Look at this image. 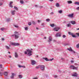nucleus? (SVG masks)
<instances>
[{
    "mask_svg": "<svg viewBox=\"0 0 79 79\" xmlns=\"http://www.w3.org/2000/svg\"><path fill=\"white\" fill-rule=\"evenodd\" d=\"M2 74H3V73L0 72V76H2Z\"/></svg>",
    "mask_w": 79,
    "mask_h": 79,
    "instance_id": "nucleus-46",
    "label": "nucleus"
},
{
    "mask_svg": "<svg viewBox=\"0 0 79 79\" xmlns=\"http://www.w3.org/2000/svg\"><path fill=\"white\" fill-rule=\"evenodd\" d=\"M16 74L14 73H12V75H11L10 77L11 79H13V78L14 77V76H15Z\"/></svg>",
    "mask_w": 79,
    "mask_h": 79,
    "instance_id": "nucleus-12",
    "label": "nucleus"
},
{
    "mask_svg": "<svg viewBox=\"0 0 79 79\" xmlns=\"http://www.w3.org/2000/svg\"><path fill=\"white\" fill-rule=\"evenodd\" d=\"M40 69L41 71H45V66L44 65H40Z\"/></svg>",
    "mask_w": 79,
    "mask_h": 79,
    "instance_id": "nucleus-5",
    "label": "nucleus"
},
{
    "mask_svg": "<svg viewBox=\"0 0 79 79\" xmlns=\"http://www.w3.org/2000/svg\"><path fill=\"white\" fill-rule=\"evenodd\" d=\"M9 58H11V56H9Z\"/></svg>",
    "mask_w": 79,
    "mask_h": 79,
    "instance_id": "nucleus-63",
    "label": "nucleus"
},
{
    "mask_svg": "<svg viewBox=\"0 0 79 79\" xmlns=\"http://www.w3.org/2000/svg\"><path fill=\"white\" fill-rule=\"evenodd\" d=\"M72 36L73 37H74V38H76V36L75 35L73 34L72 35Z\"/></svg>",
    "mask_w": 79,
    "mask_h": 79,
    "instance_id": "nucleus-25",
    "label": "nucleus"
},
{
    "mask_svg": "<svg viewBox=\"0 0 79 79\" xmlns=\"http://www.w3.org/2000/svg\"><path fill=\"white\" fill-rule=\"evenodd\" d=\"M32 50V49H31V50L28 49H27L26 50L27 52H28L27 55L29 56H32V52L31 50Z\"/></svg>",
    "mask_w": 79,
    "mask_h": 79,
    "instance_id": "nucleus-1",
    "label": "nucleus"
},
{
    "mask_svg": "<svg viewBox=\"0 0 79 79\" xmlns=\"http://www.w3.org/2000/svg\"><path fill=\"white\" fill-rule=\"evenodd\" d=\"M40 8H43V6H40Z\"/></svg>",
    "mask_w": 79,
    "mask_h": 79,
    "instance_id": "nucleus-61",
    "label": "nucleus"
},
{
    "mask_svg": "<svg viewBox=\"0 0 79 79\" xmlns=\"http://www.w3.org/2000/svg\"><path fill=\"white\" fill-rule=\"evenodd\" d=\"M72 76H73V77H76V78L77 79H79V77L77 75V73H75L74 74H72Z\"/></svg>",
    "mask_w": 79,
    "mask_h": 79,
    "instance_id": "nucleus-4",
    "label": "nucleus"
},
{
    "mask_svg": "<svg viewBox=\"0 0 79 79\" xmlns=\"http://www.w3.org/2000/svg\"><path fill=\"white\" fill-rule=\"evenodd\" d=\"M16 11L15 10H12L11 11V14L12 15H15V12Z\"/></svg>",
    "mask_w": 79,
    "mask_h": 79,
    "instance_id": "nucleus-15",
    "label": "nucleus"
},
{
    "mask_svg": "<svg viewBox=\"0 0 79 79\" xmlns=\"http://www.w3.org/2000/svg\"><path fill=\"white\" fill-rule=\"evenodd\" d=\"M51 27H53L54 26H55V25L54 24L52 23L50 25Z\"/></svg>",
    "mask_w": 79,
    "mask_h": 79,
    "instance_id": "nucleus-28",
    "label": "nucleus"
},
{
    "mask_svg": "<svg viewBox=\"0 0 79 79\" xmlns=\"http://www.w3.org/2000/svg\"><path fill=\"white\" fill-rule=\"evenodd\" d=\"M56 37H61V34L60 33H57Z\"/></svg>",
    "mask_w": 79,
    "mask_h": 79,
    "instance_id": "nucleus-10",
    "label": "nucleus"
},
{
    "mask_svg": "<svg viewBox=\"0 0 79 79\" xmlns=\"http://www.w3.org/2000/svg\"><path fill=\"white\" fill-rule=\"evenodd\" d=\"M19 78H20V79H21V78H22V75H19Z\"/></svg>",
    "mask_w": 79,
    "mask_h": 79,
    "instance_id": "nucleus-36",
    "label": "nucleus"
},
{
    "mask_svg": "<svg viewBox=\"0 0 79 79\" xmlns=\"http://www.w3.org/2000/svg\"><path fill=\"white\" fill-rule=\"evenodd\" d=\"M76 34L78 36V37H79V33H76Z\"/></svg>",
    "mask_w": 79,
    "mask_h": 79,
    "instance_id": "nucleus-52",
    "label": "nucleus"
},
{
    "mask_svg": "<svg viewBox=\"0 0 79 79\" xmlns=\"http://www.w3.org/2000/svg\"><path fill=\"white\" fill-rule=\"evenodd\" d=\"M21 40H23L24 39V37H22L21 38Z\"/></svg>",
    "mask_w": 79,
    "mask_h": 79,
    "instance_id": "nucleus-59",
    "label": "nucleus"
},
{
    "mask_svg": "<svg viewBox=\"0 0 79 79\" xmlns=\"http://www.w3.org/2000/svg\"><path fill=\"white\" fill-rule=\"evenodd\" d=\"M66 27H71V24H67L66 25Z\"/></svg>",
    "mask_w": 79,
    "mask_h": 79,
    "instance_id": "nucleus-16",
    "label": "nucleus"
},
{
    "mask_svg": "<svg viewBox=\"0 0 79 79\" xmlns=\"http://www.w3.org/2000/svg\"><path fill=\"white\" fill-rule=\"evenodd\" d=\"M25 54H27V52L25 51L24 52Z\"/></svg>",
    "mask_w": 79,
    "mask_h": 79,
    "instance_id": "nucleus-55",
    "label": "nucleus"
},
{
    "mask_svg": "<svg viewBox=\"0 0 79 79\" xmlns=\"http://www.w3.org/2000/svg\"><path fill=\"white\" fill-rule=\"evenodd\" d=\"M59 29H60V27H56L54 28V31H58Z\"/></svg>",
    "mask_w": 79,
    "mask_h": 79,
    "instance_id": "nucleus-9",
    "label": "nucleus"
},
{
    "mask_svg": "<svg viewBox=\"0 0 79 79\" xmlns=\"http://www.w3.org/2000/svg\"><path fill=\"white\" fill-rule=\"evenodd\" d=\"M66 23V21H64L63 23V24H65Z\"/></svg>",
    "mask_w": 79,
    "mask_h": 79,
    "instance_id": "nucleus-50",
    "label": "nucleus"
},
{
    "mask_svg": "<svg viewBox=\"0 0 79 79\" xmlns=\"http://www.w3.org/2000/svg\"><path fill=\"white\" fill-rule=\"evenodd\" d=\"M14 26L15 27H16V28H18L19 27L16 25H14Z\"/></svg>",
    "mask_w": 79,
    "mask_h": 79,
    "instance_id": "nucleus-30",
    "label": "nucleus"
},
{
    "mask_svg": "<svg viewBox=\"0 0 79 79\" xmlns=\"http://www.w3.org/2000/svg\"><path fill=\"white\" fill-rule=\"evenodd\" d=\"M36 68L37 69H39V68H40V65H39L38 66H37Z\"/></svg>",
    "mask_w": 79,
    "mask_h": 79,
    "instance_id": "nucleus-26",
    "label": "nucleus"
},
{
    "mask_svg": "<svg viewBox=\"0 0 79 79\" xmlns=\"http://www.w3.org/2000/svg\"><path fill=\"white\" fill-rule=\"evenodd\" d=\"M13 2L12 1H10V2L9 5H12V4H13Z\"/></svg>",
    "mask_w": 79,
    "mask_h": 79,
    "instance_id": "nucleus-42",
    "label": "nucleus"
},
{
    "mask_svg": "<svg viewBox=\"0 0 79 79\" xmlns=\"http://www.w3.org/2000/svg\"><path fill=\"white\" fill-rule=\"evenodd\" d=\"M75 5H79V2H77L74 3Z\"/></svg>",
    "mask_w": 79,
    "mask_h": 79,
    "instance_id": "nucleus-23",
    "label": "nucleus"
},
{
    "mask_svg": "<svg viewBox=\"0 0 79 79\" xmlns=\"http://www.w3.org/2000/svg\"><path fill=\"white\" fill-rule=\"evenodd\" d=\"M44 25H45L44 23H43L41 24V26H44Z\"/></svg>",
    "mask_w": 79,
    "mask_h": 79,
    "instance_id": "nucleus-44",
    "label": "nucleus"
},
{
    "mask_svg": "<svg viewBox=\"0 0 79 79\" xmlns=\"http://www.w3.org/2000/svg\"><path fill=\"white\" fill-rule=\"evenodd\" d=\"M68 34H69V35H71L73 34V33L72 32H71L70 31L69 32Z\"/></svg>",
    "mask_w": 79,
    "mask_h": 79,
    "instance_id": "nucleus-22",
    "label": "nucleus"
},
{
    "mask_svg": "<svg viewBox=\"0 0 79 79\" xmlns=\"http://www.w3.org/2000/svg\"><path fill=\"white\" fill-rule=\"evenodd\" d=\"M70 23L73 25H74V24H76V22H75V21H71L70 22Z\"/></svg>",
    "mask_w": 79,
    "mask_h": 79,
    "instance_id": "nucleus-14",
    "label": "nucleus"
},
{
    "mask_svg": "<svg viewBox=\"0 0 79 79\" xmlns=\"http://www.w3.org/2000/svg\"><path fill=\"white\" fill-rule=\"evenodd\" d=\"M6 21L7 22H9V21H10V18L7 19Z\"/></svg>",
    "mask_w": 79,
    "mask_h": 79,
    "instance_id": "nucleus-31",
    "label": "nucleus"
},
{
    "mask_svg": "<svg viewBox=\"0 0 79 79\" xmlns=\"http://www.w3.org/2000/svg\"><path fill=\"white\" fill-rule=\"evenodd\" d=\"M45 77H48V76L47 75H46Z\"/></svg>",
    "mask_w": 79,
    "mask_h": 79,
    "instance_id": "nucleus-56",
    "label": "nucleus"
},
{
    "mask_svg": "<svg viewBox=\"0 0 79 79\" xmlns=\"http://www.w3.org/2000/svg\"><path fill=\"white\" fill-rule=\"evenodd\" d=\"M20 3H21V4H23L24 3V1L23 0H20Z\"/></svg>",
    "mask_w": 79,
    "mask_h": 79,
    "instance_id": "nucleus-27",
    "label": "nucleus"
},
{
    "mask_svg": "<svg viewBox=\"0 0 79 79\" xmlns=\"http://www.w3.org/2000/svg\"><path fill=\"white\" fill-rule=\"evenodd\" d=\"M56 7H59L60 6V4H59V3H56Z\"/></svg>",
    "mask_w": 79,
    "mask_h": 79,
    "instance_id": "nucleus-20",
    "label": "nucleus"
},
{
    "mask_svg": "<svg viewBox=\"0 0 79 79\" xmlns=\"http://www.w3.org/2000/svg\"><path fill=\"white\" fill-rule=\"evenodd\" d=\"M0 30L1 31H4V30H5V28H3V27L1 28L0 29Z\"/></svg>",
    "mask_w": 79,
    "mask_h": 79,
    "instance_id": "nucleus-29",
    "label": "nucleus"
},
{
    "mask_svg": "<svg viewBox=\"0 0 79 79\" xmlns=\"http://www.w3.org/2000/svg\"><path fill=\"white\" fill-rule=\"evenodd\" d=\"M58 12L59 13H62V10H59L58 11Z\"/></svg>",
    "mask_w": 79,
    "mask_h": 79,
    "instance_id": "nucleus-33",
    "label": "nucleus"
},
{
    "mask_svg": "<svg viewBox=\"0 0 79 79\" xmlns=\"http://www.w3.org/2000/svg\"><path fill=\"white\" fill-rule=\"evenodd\" d=\"M9 6L10 8H13V5L12 4H9Z\"/></svg>",
    "mask_w": 79,
    "mask_h": 79,
    "instance_id": "nucleus-41",
    "label": "nucleus"
},
{
    "mask_svg": "<svg viewBox=\"0 0 79 79\" xmlns=\"http://www.w3.org/2000/svg\"><path fill=\"white\" fill-rule=\"evenodd\" d=\"M43 59L44 60H45L47 61H49V59H48L47 58H43Z\"/></svg>",
    "mask_w": 79,
    "mask_h": 79,
    "instance_id": "nucleus-17",
    "label": "nucleus"
},
{
    "mask_svg": "<svg viewBox=\"0 0 79 79\" xmlns=\"http://www.w3.org/2000/svg\"><path fill=\"white\" fill-rule=\"evenodd\" d=\"M38 23H40V21L38 20Z\"/></svg>",
    "mask_w": 79,
    "mask_h": 79,
    "instance_id": "nucleus-58",
    "label": "nucleus"
},
{
    "mask_svg": "<svg viewBox=\"0 0 79 79\" xmlns=\"http://www.w3.org/2000/svg\"><path fill=\"white\" fill-rule=\"evenodd\" d=\"M51 41H52V38L51 37H49V40L48 41L49 43H50Z\"/></svg>",
    "mask_w": 79,
    "mask_h": 79,
    "instance_id": "nucleus-7",
    "label": "nucleus"
},
{
    "mask_svg": "<svg viewBox=\"0 0 79 79\" xmlns=\"http://www.w3.org/2000/svg\"><path fill=\"white\" fill-rule=\"evenodd\" d=\"M14 33V34H19V33H18V32H17L16 31H15Z\"/></svg>",
    "mask_w": 79,
    "mask_h": 79,
    "instance_id": "nucleus-43",
    "label": "nucleus"
},
{
    "mask_svg": "<svg viewBox=\"0 0 79 79\" xmlns=\"http://www.w3.org/2000/svg\"><path fill=\"white\" fill-rule=\"evenodd\" d=\"M68 4H71L73 3V2L71 1H68Z\"/></svg>",
    "mask_w": 79,
    "mask_h": 79,
    "instance_id": "nucleus-21",
    "label": "nucleus"
},
{
    "mask_svg": "<svg viewBox=\"0 0 79 79\" xmlns=\"http://www.w3.org/2000/svg\"><path fill=\"white\" fill-rule=\"evenodd\" d=\"M75 65H78V64H77L75 63Z\"/></svg>",
    "mask_w": 79,
    "mask_h": 79,
    "instance_id": "nucleus-62",
    "label": "nucleus"
},
{
    "mask_svg": "<svg viewBox=\"0 0 79 79\" xmlns=\"http://www.w3.org/2000/svg\"><path fill=\"white\" fill-rule=\"evenodd\" d=\"M74 14H71L69 15H68L69 17H70V18H73L74 17L73 16Z\"/></svg>",
    "mask_w": 79,
    "mask_h": 79,
    "instance_id": "nucleus-11",
    "label": "nucleus"
},
{
    "mask_svg": "<svg viewBox=\"0 0 79 79\" xmlns=\"http://www.w3.org/2000/svg\"><path fill=\"white\" fill-rule=\"evenodd\" d=\"M63 37V38H65V37H66V35H63L62 36Z\"/></svg>",
    "mask_w": 79,
    "mask_h": 79,
    "instance_id": "nucleus-47",
    "label": "nucleus"
},
{
    "mask_svg": "<svg viewBox=\"0 0 79 79\" xmlns=\"http://www.w3.org/2000/svg\"><path fill=\"white\" fill-rule=\"evenodd\" d=\"M11 44L12 45H13V46H18L19 45V44L15 43H11Z\"/></svg>",
    "mask_w": 79,
    "mask_h": 79,
    "instance_id": "nucleus-6",
    "label": "nucleus"
},
{
    "mask_svg": "<svg viewBox=\"0 0 79 79\" xmlns=\"http://www.w3.org/2000/svg\"><path fill=\"white\" fill-rule=\"evenodd\" d=\"M77 10H79V7H78L76 8Z\"/></svg>",
    "mask_w": 79,
    "mask_h": 79,
    "instance_id": "nucleus-54",
    "label": "nucleus"
},
{
    "mask_svg": "<svg viewBox=\"0 0 79 79\" xmlns=\"http://www.w3.org/2000/svg\"><path fill=\"white\" fill-rule=\"evenodd\" d=\"M77 68L78 67H75L74 65H71L70 67H69L70 69H75V70H78V69H77Z\"/></svg>",
    "mask_w": 79,
    "mask_h": 79,
    "instance_id": "nucleus-2",
    "label": "nucleus"
},
{
    "mask_svg": "<svg viewBox=\"0 0 79 79\" xmlns=\"http://www.w3.org/2000/svg\"><path fill=\"white\" fill-rule=\"evenodd\" d=\"M3 5V3L0 2V6H2Z\"/></svg>",
    "mask_w": 79,
    "mask_h": 79,
    "instance_id": "nucleus-53",
    "label": "nucleus"
},
{
    "mask_svg": "<svg viewBox=\"0 0 79 79\" xmlns=\"http://www.w3.org/2000/svg\"><path fill=\"white\" fill-rule=\"evenodd\" d=\"M57 77H58L57 75H55L54 76V78H57Z\"/></svg>",
    "mask_w": 79,
    "mask_h": 79,
    "instance_id": "nucleus-48",
    "label": "nucleus"
},
{
    "mask_svg": "<svg viewBox=\"0 0 79 79\" xmlns=\"http://www.w3.org/2000/svg\"><path fill=\"white\" fill-rule=\"evenodd\" d=\"M4 74L6 76H7L8 74V72H5L4 73Z\"/></svg>",
    "mask_w": 79,
    "mask_h": 79,
    "instance_id": "nucleus-18",
    "label": "nucleus"
},
{
    "mask_svg": "<svg viewBox=\"0 0 79 79\" xmlns=\"http://www.w3.org/2000/svg\"><path fill=\"white\" fill-rule=\"evenodd\" d=\"M5 40V39H4V38L2 39V40Z\"/></svg>",
    "mask_w": 79,
    "mask_h": 79,
    "instance_id": "nucleus-64",
    "label": "nucleus"
},
{
    "mask_svg": "<svg viewBox=\"0 0 79 79\" xmlns=\"http://www.w3.org/2000/svg\"><path fill=\"white\" fill-rule=\"evenodd\" d=\"M71 63H74V61L73 60H71Z\"/></svg>",
    "mask_w": 79,
    "mask_h": 79,
    "instance_id": "nucleus-57",
    "label": "nucleus"
},
{
    "mask_svg": "<svg viewBox=\"0 0 79 79\" xmlns=\"http://www.w3.org/2000/svg\"><path fill=\"white\" fill-rule=\"evenodd\" d=\"M15 58H18V55L16 52H15Z\"/></svg>",
    "mask_w": 79,
    "mask_h": 79,
    "instance_id": "nucleus-13",
    "label": "nucleus"
},
{
    "mask_svg": "<svg viewBox=\"0 0 79 79\" xmlns=\"http://www.w3.org/2000/svg\"><path fill=\"white\" fill-rule=\"evenodd\" d=\"M68 50L70 52H73V51L71 47H70V48H68Z\"/></svg>",
    "mask_w": 79,
    "mask_h": 79,
    "instance_id": "nucleus-19",
    "label": "nucleus"
},
{
    "mask_svg": "<svg viewBox=\"0 0 79 79\" xmlns=\"http://www.w3.org/2000/svg\"><path fill=\"white\" fill-rule=\"evenodd\" d=\"M14 8H15V10H18V8H17V7L15 6L14 7Z\"/></svg>",
    "mask_w": 79,
    "mask_h": 79,
    "instance_id": "nucleus-34",
    "label": "nucleus"
},
{
    "mask_svg": "<svg viewBox=\"0 0 79 79\" xmlns=\"http://www.w3.org/2000/svg\"><path fill=\"white\" fill-rule=\"evenodd\" d=\"M54 13H53V12H52L51 13V15H54Z\"/></svg>",
    "mask_w": 79,
    "mask_h": 79,
    "instance_id": "nucleus-60",
    "label": "nucleus"
},
{
    "mask_svg": "<svg viewBox=\"0 0 79 79\" xmlns=\"http://www.w3.org/2000/svg\"><path fill=\"white\" fill-rule=\"evenodd\" d=\"M20 35V34H13L12 35L13 37H15V39H18L19 38V35Z\"/></svg>",
    "mask_w": 79,
    "mask_h": 79,
    "instance_id": "nucleus-3",
    "label": "nucleus"
},
{
    "mask_svg": "<svg viewBox=\"0 0 79 79\" xmlns=\"http://www.w3.org/2000/svg\"><path fill=\"white\" fill-rule=\"evenodd\" d=\"M33 79H38L37 77H34L33 78Z\"/></svg>",
    "mask_w": 79,
    "mask_h": 79,
    "instance_id": "nucleus-45",
    "label": "nucleus"
},
{
    "mask_svg": "<svg viewBox=\"0 0 79 79\" xmlns=\"http://www.w3.org/2000/svg\"><path fill=\"white\" fill-rule=\"evenodd\" d=\"M6 48L7 49H10V48L9 47L7 46H6Z\"/></svg>",
    "mask_w": 79,
    "mask_h": 79,
    "instance_id": "nucleus-37",
    "label": "nucleus"
},
{
    "mask_svg": "<svg viewBox=\"0 0 79 79\" xmlns=\"http://www.w3.org/2000/svg\"><path fill=\"white\" fill-rule=\"evenodd\" d=\"M28 24L29 25V26H31V25H32V23H31V22H29L28 23Z\"/></svg>",
    "mask_w": 79,
    "mask_h": 79,
    "instance_id": "nucleus-40",
    "label": "nucleus"
},
{
    "mask_svg": "<svg viewBox=\"0 0 79 79\" xmlns=\"http://www.w3.org/2000/svg\"><path fill=\"white\" fill-rule=\"evenodd\" d=\"M76 47L77 48H79V44H78L76 45Z\"/></svg>",
    "mask_w": 79,
    "mask_h": 79,
    "instance_id": "nucleus-32",
    "label": "nucleus"
},
{
    "mask_svg": "<svg viewBox=\"0 0 79 79\" xmlns=\"http://www.w3.org/2000/svg\"><path fill=\"white\" fill-rule=\"evenodd\" d=\"M54 60V59L53 58L49 60V61H52V60Z\"/></svg>",
    "mask_w": 79,
    "mask_h": 79,
    "instance_id": "nucleus-49",
    "label": "nucleus"
},
{
    "mask_svg": "<svg viewBox=\"0 0 79 79\" xmlns=\"http://www.w3.org/2000/svg\"><path fill=\"white\" fill-rule=\"evenodd\" d=\"M24 28H25V31H27L28 30V28H27V27H25Z\"/></svg>",
    "mask_w": 79,
    "mask_h": 79,
    "instance_id": "nucleus-38",
    "label": "nucleus"
},
{
    "mask_svg": "<svg viewBox=\"0 0 79 79\" xmlns=\"http://www.w3.org/2000/svg\"><path fill=\"white\" fill-rule=\"evenodd\" d=\"M61 60H63H63H64V58H63L62 57L61 58Z\"/></svg>",
    "mask_w": 79,
    "mask_h": 79,
    "instance_id": "nucleus-51",
    "label": "nucleus"
},
{
    "mask_svg": "<svg viewBox=\"0 0 79 79\" xmlns=\"http://www.w3.org/2000/svg\"><path fill=\"white\" fill-rule=\"evenodd\" d=\"M19 68H22V67H23H23L24 68H25V66H22L21 65H19Z\"/></svg>",
    "mask_w": 79,
    "mask_h": 79,
    "instance_id": "nucleus-24",
    "label": "nucleus"
},
{
    "mask_svg": "<svg viewBox=\"0 0 79 79\" xmlns=\"http://www.w3.org/2000/svg\"><path fill=\"white\" fill-rule=\"evenodd\" d=\"M31 64H32V65H34V64H35L36 63L35 61L34 60H31Z\"/></svg>",
    "mask_w": 79,
    "mask_h": 79,
    "instance_id": "nucleus-8",
    "label": "nucleus"
},
{
    "mask_svg": "<svg viewBox=\"0 0 79 79\" xmlns=\"http://www.w3.org/2000/svg\"><path fill=\"white\" fill-rule=\"evenodd\" d=\"M32 23L33 24H34V25L36 24V23H35V22L34 21H33L32 22Z\"/></svg>",
    "mask_w": 79,
    "mask_h": 79,
    "instance_id": "nucleus-35",
    "label": "nucleus"
},
{
    "mask_svg": "<svg viewBox=\"0 0 79 79\" xmlns=\"http://www.w3.org/2000/svg\"><path fill=\"white\" fill-rule=\"evenodd\" d=\"M46 21L47 22H48L49 21H50V19H46Z\"/></svg>",
    "mask_w": 79,
    "mask_h": 79,
    "instance_id": "nucleus-39",
    "label": "nucleus"
}]
</instances>
